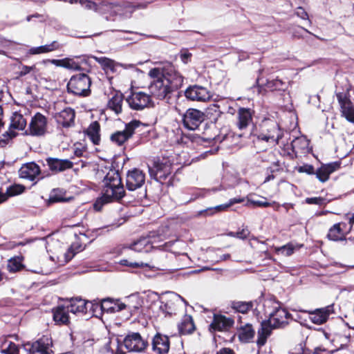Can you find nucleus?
<instances>
[{"label":"nucleus","instance_id":"obj_1","mask_svg":"<svg viewBox=\"0 0 354 354\" xmlns=\"http://www.w3.org/2000/svg\"><path fill=\"white\" fill-rule=\"evenodd\" d=\"M152 79L149 90L154 97L163 100L174 90L180 87L183 82V77L169 63L163 67L154 68L149 71Z\"/></svg>","mask_w":354,"mask_h":354},{"label":"nucleus","instance_id":"obj_2","mask_svg":"<svg viewBox=\"0 0 354 354\" xmlns=\"http://www.w3.org/2000/svg\"><path fill=\"white\" fill-rule=\"evenodd\" d=\"M102 196L94 203L95 209L100 211L106 203L118 201L125 195L124 186L119 172L111 169L103 179Z\"/></svg>","mask_w":354,"mask_h":354},{"label":"nucleus","instance_id":"obj_3","mask_svg":"<svg viewBox=\"0 0 354 354\" xmlns=\"http://www.w3.org/2000/svg\"><path fill=\"white\" fill-rule=\"evenodd\" d=\"M292 315L285 308L274 306L273 312L269 314V319L261 324V328L257 332V344L259 348L264 346L268 337L271 335L274 328H284L289 324Z\"/></svg>","mask_w":354,"mask_h":354},{"label":"nucleus","instance_id":"obj_4","mask_svg":"<svg viewBox=\"0 0 354 354\" xmlns=\"http://www.w3.org/2000/svg\"><path fill=\"white\" fill-rule=\"evenodd\" d=\"M91 80L85 73L73 75L67 84L68 91L77 96L86 97L91 93Z\"/></svg>","mask_w":354,"mask_h":354},{"label":"nucleus","instance_id":"obj_5","mask_svg":"<svg viewBox=\"0 0 354 354\" xmlns=\"http://www.w3.org/2000/svg\"><path fill=\"white\" fill-rule=\"evenodd\" d=\"M148 168L151 178L161 180L171 174L172 164L168 158H155L148 164Z\"/></svg>","mask_w":354,"mask_h":354},{"label":"nucleus","instance_id":"obj_6","mask_svg":"<svg viewBox=\"0 0 354 354\" xmlns=\"http://www.w3.org/2000/svg\"><path fill=\"white\" fill-rule=\"evenodd\" d=\"M257 138L258 140L277 144L279 140L281 138L279 125L274 122H264L262 131L257 136Z\"/></svg>","mask_w":354,"mask_h":354},{"label":"nucleus","instance_id":"obj_7","mask_svg":"<svg viewBox=\"0 0 354 354\" xmlns=\"http://www.w3.org/2000/svg\"><path fill=\"white\" fill-rule=\"evenodd\" d=\"M47 118L40 113L32 117L26 134L32 136H42L47 131Z\"/></svg>","mask_w":354,"mask_h":354},{"label":"nucleus","instance_id":"obj_8","mask_svg":"<svg viewBox=\"0 0 354 354\" xmlns=\"http://www.w3.org/2000/svg\"><path fill=\"white\" fill-rule=\"evenodd\" d=\"M143 124L138 120H132L126 124L123 131H118L111 136V140L118 145H122L128 139H129L134 133L135 131Z\"/></svg>","mask_w":354,"mask_h":354},{"label":"nucleus","instance_id":"obj_9","mask_svg":"<svg viewBox=\"0 0 354 354\" xmlns=\"http://www.w3.org/2000/svg\"><path fill=\"white\" fill-rule=\"evenodd\" d=\"M124 347L130 352H142L148 343L139 333H129L123 339Z\"/></svg>","mask_w":354,"mask_h":354},{"label":"nucleus","instance_id":"obj_10","mask_svg":"<svg viewBox=\"0 0 354 354\" xmlns=\"http://www.w3.org/2000/svg\"><path fill=\"white\" fill-rule=\"evenodd\" d=\"M204 113L196 109H189L183 116V122L189 130H196L204 121Z\"/></svg>","mask_w":354,"mask_h":354},{"label":"nucleus","instance_id":"obj_11","mask_svg":"<svg viewBox=\"0 0 354 354\" xmlns=\"http://www.w3.org/2000/svg\"><path fill=\"white\" fill-rule=\"evenodd\" d=\"M185 97L192 101L207 102L212 97L210 91L205 87L198 85L191 86L185 92Z\"/></svg>","mask_w":354,"mask_h":354},{"label":"nucleus","instance_id":"obj_12","mask_svg":"<svg viewBox=\"0 0 354 354\" xmlns=\"http://www.w3.org/2000/svg\"><path fill=\"white\" fill-rule=\"evenodd\" d=\"M27 124V120L24 115L18 112H15L10 118V128L8 131L3 134L5 140L11 139L16 136L17 133L14 130H24Z\"/></svg>","mask_w":354,"mask_h":354},{"label":"nucleus","instance_id":"obj_13","mask_svg":"<svg viewBox=\"0 0 354 354\" xmlns=\"http://www.w3.org/2000/svg\"><path fill=\"white\" fill-rule=\"evenodd\" d=\"M129 106L134 110H142L151 103V97L143 92H133L127 98Z\"/></svg>","mask_w":354,"mask_h":354},{"label":"nucleus","instance_id":"obj_14","mask_svg":"<svg viewBox=\"0 0 354 354\" xmlns=\"http://www.w3.org/2000/svg\"><path fill=\"white\" fill-rule=\"evenodd\" d=\"M145 182V174L138 169L129 171L126 178V186L130 191L140 188Z\"/></svg>","mask_w":354,"mask_h":354},{"label":"nucleus","instance_id":"obj_15","mask_svg":"<svg viewBox=\"0 0 354 354\" xmlns=\"http://www.w3.org/2000/svg\"><path fill=\"white\" fill-rule=\"evenodd\" d=\"M333 313V308L331 306L325 308H317L313 311L309 312L310 321L318 325L325 323L329 315Z\"/></svg>","mask_w":354,"mask_h":354},{"label":"nucleus","instance_id":"obj_16","mask_svg":"<svg viewBox=\"0 0 354 354\" xmlns=\"http://www.w3.org/2000/svg\"><path fill=\"white\" fill-rule=\"evenodd\" d=\"M254 111L249 108H239L237 111L236 126L239 130L245 129L252 123Z\"/></svg>","mask_w":354,"mask_h":354},{"label":"nucleus","instance_id":"obj_17","mask_svg":"<svg viewBox=\"0 0 354 354\" xmlns=\"http://www.w3.org/2000/svg\"><path fill=\"white\" fill-rule=\"evenodd\" d=\"M40 174L39 167L35 162H29L23 165L19 170L21 178L34 180Z\"/></svg>","mask_w":354,"mask_h":354},{"label":"nucleus","instance_id":"obj_18","mask_svg":"<svg viewBox=\"0 0 354 354\" xmlns=\"http://www.w3.org/2000/svg\"><path fill=\"white\" fill-rule=\"evenodd\" d=\"M234 324V320L221 315H214V319L210 324V328L213 330H227Z\"/></svg>","mask_w":354,"mask_h":354},{"label":"nucleus","instance_id":"obj_19","mask_svg":"<svg viewBox=\"0 0 354 354\" xmlns=\"http://www.w3.org/2000/svg\"><path fill=\"white\" fill-rule=\"evenodd\" d=\"M46 162L49 169L55 173L62 172L73 167L72 162L67 159H58L55 158H48Z\"/></svg>","mask_w":354,"mask_h":354},{"label":"nucleus","instance_id":"obj_20","mask_svg":"<svg viewBox=\"0 0 354 354\" xmlns=\"http://www.w3.org/2000/svg\"><path fill=\"white\" fill-rule=\"evenodd\" d=\"M339 168L338 162L323 165L316 171L315 175L319 181L324 183L329 178V176Z\"/></svg>","mask_w":354,"mask_h":354},{"label":"nucleus","instance_id":"obj_21","mask_svg":"<svg viewBox=\"0 0 354 354\" xmlns=\"http://www.w3.org/2000/svg\"><path fill=\"white\" fill-rule=\"evenodd\" d=\"M75 111L71 108H66L57 113L55 118L57 123L64 127H69L74 123Z\"/></svg>","mask_w":354,"mask_h":354},{"label":"nucleus","instance_id":"obj_22","mask_svg":"<svg viewBox=\"0 0 354 354\" xmlns=\"http://www.w3.org/2000/svg\"><path fill=\"white\" fill-rule=\"evenodd\" d=\"M153 350L159 354H165L169 351V341L167 336L157 334L153 339Z\"/></svg>","mask_w":354,"mask_h":354},{"label":"nucleus","instance_id":"obj_23","mask_svg":"<svg viewBox=\"0 0 354 354\" xmlns=\"http://www.w3.org/2000/svg\"><path fill=\"white\" fill-rule=\"evenodd\" d=\"M346 224L344 223L335 224L329 229L328 238L334 241L345 240L346 236Z\"/></svg>","mask_w":354,"mask_h":354},{"label":"nucleus","instance_id":"obj_24","mask_svg":"<svg viewBox=\"0 0 354 354\" xmlns=\"http://www.w3.org/2000/svg\"><path fill=\"white\" fill-rule=\"evenodd\" d=\"M102 310L108 313L120 312L127 308V306L118 299L106 298L102 300Z\"/></svg>","mask_w":354,"mask_h":354},{"label":"nucleus","instance_id":"obj_25","mask_svg":"<svg viewBox=\"0 0 354 354\" xmlns=\"http://www.w3.org/2000/svg\"><path fill=\"white\" fill-rule=\"evenodd\" d=\"M24 353L26 354H47L48 346L41 340L34 343H27L22 346Z\"/></svg>","mask_w":354,"mask_h":354},{"label":"nucleus","instance_id":"obj_26","mask_svg":"<svg viewBox=\"0 0 354 354\" xmlns=\"http://www.w3.org/2000/svg\"><path fill=\"white\" fill-rule=\"evenodd\" d=\"M158 246L153 245V242L151 241L150 238L149 237H143L138 241L133 242L130 248L133 250H135L136 252H149L152 248H157Z\"/></svg>","mask_w":354,"mask_h":354},{"label":"nucleus","instance_id":"obj_27","mask_svg":"<svg viewBox=\"0 0 354 354\" xmlns=\"http://www.w3.org/2000/svg\"><path fill=\"white\" fill-rule=\"evenodd\" d=\"M244 201L243 198H234L230 200L228 203L217 205L214 207H210L203 211H201L199 214H205V215H213L216 212H222L227 210L230 206L233 205L235 203H242Z\"/></svg>","mask_w":354,"mask_h":354},{"label":"nucleus","instance_id":"obj_28","mask_svg":"<svg viewBox=\"0 0 354 354\" xmlns=\"http://www.w3.org/2000/svg\"><path fill=\"white\" fill-rule=\"evenodd\" d=\"M92 58L101 65L102 69L106 73H115L117 71V67L121 66L114 60L105 57H98L96 56H92Z\"/></svg>","mask_w":354,"mask_h":354},{"label":"nucleus","instance_id":"obj_29","mask_svg":"<svg viewBox=\"0 0 354 354\" xmlns=\"http://www.w3.org/2000/svg\"><path fill=\"white\" fill-rule=\"evenodd\" d=\"M180 335H187L192 333L195 330L192 317L190 315H185L178 326Z\"/></svg>","mask_w":354,"mask_h":354},{"label":"nucleus","instance_id":"obj_30","mask_svg":"<svg viewBox=\"0 0 354 354\" xmlns=\"http://www.w3.org/2000/svg\"><path fill=\"white\" fill-rule=\"evenodd\" d=\"M123 95L120 93H115L108 102V108L115 113L119 114L122 111Z\"/></svg>","mask_w":354,"mask_h":354},{"label":"nucleus","instance_id":"obj_31","mask_svg":"<svg viewBox=\"0 0 354 354\" xmlns=\"http://www.w3.org/2000/svg\"><path fill=\"white\" fill-rule=\"evenodd\" d=\"M342 115L347 120L354 123V107L348 99H339Z\"/></svg>","mask_w":354,"mask_h":354},{"label":"nucleus","instance_id":"obj_32","mask_svg":"<svg viewBox=\"0 0 354 354\" xmlns=\"http://www.w3.org/2000/svg\"><path fill=\"white\" fill-rule=\"evenodd\" d=\"M70 304L67 305L68 310L73 314L85 313L86 301L81 298H72L70 299Z\"/></svg>","mask_w":354,"mask_h":354},{"label":"nucleus","instance_id":"obj_33","mask_svg":"<svg viewBox=\"0 0 354 354\" xmlns=\"http://www.w3.org/2000/svg\"><path fill=\"white\" fill-rule=\"evenodd\" d=\"M68 307L66 306H58L53 313V318L56 322L61 324H66L68 322Z\"/></svg>","mask_w":354,"mask_h":354},{"label":"nucleus","instance_id":"obj_34","mask_svg":"<svg viewBox=\"0 0 354 354\" xmlns=\"http://www.w3.org/2000/svg\"><path fill=\"white\" fill-rule=\"evenodd\" d=\"M254 330L251 324H246L241 326L239 330V337L241 341L248 342L254 337Z\"/></svg>","mask_w":354,"mask_h":354},{"label":"nucleus","instance_id":"obj_35","mask_svg":"<svg viewBox=\"0 0 354 354\" xmlns=\"http://www.w3.org/2000/svg\"><path fill=\"white\" fill-rule=\"evenodd\" d=\"M48 61L57 66H62L72 70L80 69L79 64L75 62L73 59L66 58L63 59H52Z\"/></svg>","mask_w":354,"mask_h":354},{"label":"nucleus","instance_id":"obj_36","mask_svg":"<svg viewBox=\"0 0 354 354\" xmlns=\"http://www.w3.org/2000/svg\"><path fill=\"white\" fill-rule=\"evenodd\" d=\"M99 132L100 125L97 122L91 123L86 130L88 136L95 145H97L100 142Z\"/></svg>","mask_w":354,"mask_h":354},{"label":"nucleus","instance_id":"obj_37","mask_svg":"<svg viewBox=\"0 0 354 354\" xmlns=\"http://www.w3.org/2000/svg\"><path fill=\"white\" fill-rule=\"evenodd\" d=\"M252 306L253 304L251 301H234L231 303V307L234 310L243 314L248 313Z\"/></svg>","mask_w":354,"mask_h":354},{"label":"nucleus","instance_id":"obj_38","mask_svg":"<svg viewBox=\"0 0 354 354\" xmlns=\"http://www.w3.org/2000/svg\"><path fill=\"white\" fill-rule=\"evenodd\" d=\"M308 140L304 136L296 138L291 142V146L294 151H303L308 148Z\"/></svg>","mask_w":354,"mask_h":354},{"label":"nucleus","instance_id":"obj_39","mask_svg":"<svg viewBox=\"0 0 354 354\" xmlns=\"http://www.w3.org/2000/svg\"><path fill=\"white\" fill-rule=\"evenodd\" d=\"M57 48V46L55 41L50 44L41 46L39 47L31 48L29 50V53L31 55H37L51 52Z\"/></svg>","mask_w":354,"mask_h":354},{"label":"nucleus","instance_id":"obj_40","mask_svg":"<svg viewBox=\"0 0 354 354\" xmlns=\"http://www.w3.org/2000/svg\"><path fill=\"white\" fill-rule=\"evenodd\" d=\"M84 247L79 242H74L71 247L68 249L67 252L64 254L65 261H70L76 253L82 251Z\"/></svg>","mask_w":354,"mask_h":354},{"label":"nucleus","instance_id":"obj_41","mask_svg":"<svg viewBox=\"0 0 354 354\" xmlns=\"http://www.w3.org/2000/svg\"><path fill=\"white\" fill-rule=\"evenodd\" d=\"M288 30L289 32L292 35V37L293 38H297V39L304 38V32L312 34L307 29H305L304 28H303L301 26H295V25L290 26L288 27Z\"/></svg>","mask_w":354,"mask_h":354},{"label":"nucleus","instance_id":"obj_42","mask_svg":"<svg viewBox=\"0 0 354 354\" xmlns=\"http://www.w3.org/2000/svg\"><path fill=\"white\" fill-rule=\"evenodd\" d=\"M3 346L2 352L5 354H24L22 346L18 347L15 343L6 342Z\"/></svg>","mask_w":354,"mask_h":354},{"label":"nucleus","instance_id":"obj_43","mask_svg":"<svg viewBox=\"0 0 354 354\" xmlns=\"http://www.w3.org/2000/svg\"><path fill=\"white\" fill-rule=\"evenodd\" d=\"M182 299V298L178 295H174L172 299L169 300L164 306V310L169 315L176 314V308L175 306L176 303L179 302V301Z\"/></svg>","mask_w":354,"mask_h":354},{"label":"nucleus","instance_id":"obj_44","mask_svg":"<svg viewBox=\"0 0 354 354\" xmlns=\"http://www.w3.org/2000/svg\"><path fill=\"white\" fill-rule=\"evenodd\" d=\"M295 250V246L292 243H288L281 247H275V252L278 254H281L283 256L288 257L293 254Z\"/></svg>","mask_w":354,"mask_h":354},{"label":"nucleus","instance_id":"obj_45","mask_svg":"<svg viewBox=\"0 0 354 354\" xmlns=\"http://www.w3.org/2000/svg\"><path fill=\"white\" fill-rule=\"evenodd\" d=\"M7 268L8 270L12 272L20 270L23 268L21 259L19 257L10 259L8 263Z\"/></svg>","mask_w":354,"mask_h":354},{"label":"nucleus","instance_id":"obj_46","mask_svg":"<svg viewBox=\"0 0 354 354\" xmlns=\"http://www.w3.org/2000/svg\"><path fill=\"white\" fill-rule=\"evenodd\" d=\"M64 194L62 189H54L50 195L49 201L50 203L67 201L68 199L64 197Z\"/></svg>","mask_w":354,"mask_h":354},{"label":"nucleus","instance_id":"obj_47","mask_svg":"<svg viewBox=\"0 0 354 354\" xmlns=\"http://www.w3.org/2000/svg\"><path fill=\"white\" fill-rule=\"evenodd\" d=\"M267 86L269 88L273 90H284L286 88V84L279 79H275L271 81H268L267 83Z\"/></svg>","mask_w":354,"mask_h":354},{"label":"nucleus","instance_id":"obj_48","mask_svg":"<svg viewBox=\"0 0 354 354\" xmlns=\"http://www.w3.org/2000/svg\"><path fill=\"white\" fill-rule=\"evenodd\" d=\"M119 264L124 266H128L131 268H139V267H145L148 266L147 263H137V262H129L127 259H122L119 261Z\"/></svg>","mask_w":354,"mask_h":354},{"label":"nucleus","instance_id":"obj_49","mask_svg":"<svg viewBox=\"0 0 354 354\" xmlns=\"http://www.w3.org/2000/svg\"><path fill=\"white\" fill-rule=\"evenodd\" d=\"M250 203L253 204L254 205L259 206V207H269V206H276V208H278L279 207V204H277L275 202H272V203H268L264 201H255L252 200L250 201Z\"/></svg>","mask_w":354,"mask_h":354},{"label":"nucleus","instance_id":"obj_50","mask_svg":"<svg viewBox=\"0 0 354 354\" xmlns=\"http://www.w3.org/2000/svg\"><path fill=\"white\" fill-rule=\"evenodd\" d=\"M102 301L101 303L93 301V307L91 310V315L97 316V314H100L102 310Z\"/></svg>","mask_w":354,"mask_h":354},{"label":"nucleus","instance_id":"obj_51","mask_svg":"<svg viewBox=\"0 0 354 354\" xmlns=\"http://www.w3.org/2000/svg\"><path fill=\"white\" fill-rule=\"evenodd\" d=\"M299 172L300 173H306L308 174H315L314 167L310 165H305L299 167L298 169Z\"/></svg>","mask_w":354,"mask_h":354},{"label":"nucleus","instance_id":"obj_52","mask_svg":"<svg viewBox=\"0 0 354 354\" xmlns=\"http://www.w3.org/2000/svg\"><path fill=\"white\" fill-rule=\"evenodd\" d=\"M306 202L308 204L322 205L324 203L325 199L322 197L307 198Z\"/></svg>","mask_w":354,"mask_h":354},{"label":"nucleus","instance_id":"obj_53","mask_svg":"<svg viewBox=\"0 0 354 354\" xmlns=\"http://www.w3.org/2000/svg\"><path fill=\"white\" fill-rule=\"evenodd\" d=\"M35 68V66H22L21 68V71L19 73V75L22 77L28 73H30L32 70Z\"/></svg>","mask_w":354,"mask_h":354},{"label":"nucleus","instance_id":"obj_54","mask_svg":"<svg viewBox=\"0 0 354 354\" xmlns=\"http://www.w3.org/2000/svg\"><path fill=\"white\" fill-rule=\"evenodd\" d=\"M295 14L297 17H300L302 19H308V13L301 7H299L297 8Z\"/></svg>","mask_w":354,"mask_h":354},{"label":"nucleus","instance_id":"obj_55","mask_svg":"<svg viewBox=\"0 0 354 354\" xmlns=\"http://www.w3.org/2000/svg\"><path fill=\"white\" fill-rule=\"evenodd\" d=\"M250 234V232L248 229L244 228L241 231L236 232V237L240 239H245Z\"/></svg>","mask_w":354,"mask_h":354},{"label":"nucleus","instance_id":"obj_56","mask_svg":"<svg viewBox=\"0 0 354 354\" xmlns=\"http://www.w3.org/2000/svg\"><path fill=\"white\" fill-rule=\"evenodd\" d=\"M24 188L21 186H15L9 189L10 195H17L23 192Z\"/></svg>","mask_w":354,"mask_h":354},{"label":"nucleus","instance_id":"obj_57","mask_svg":"<svg viewBox=\"0 0 354 354\" xmlns=\"http://www.w3.org/2000/svg\"><path fill=\"white\" fill-rule=\"evenodd\" d=\"M191 56H192V54L187 51H183L180 53V59H181L182 62L185 64H186L189 62Z\"/></svg>","mask_w":354,"mask_h":354},{"label":"nucleus","instance_id":"obj_58","mask_svg":"<svg viewBox=\"0 0 354 354\" xmlns=\"http://www.w3.org/2000/svg\"><path fill=\"white\" fill-rule=\"evenodd\" d=\"M86 308L85 309V313H84V314H91V310L93 307V301H86Z\"/></svg>","mask_w":354,"mask_h":354},{"label":"nucleus","instance_id":"obj_59","mask_svg":"<svg viewBox=\"0 0 354 354\" xmlns=\"http://www.w3.org/2000/svg\"><path fill=\"white\" fill-rule=\"evenodd\" d=\"M216 354H234V353L230 348H224L218 351Z\"/></svg>","mask_w":354,"mask_h":354},{"label":"nucleus","instance_id":"obj_60","mask_svg":"<svg viewBox=\"0 0 354 354\" xmlns=\"http://www.w3.org/2000/svg\"><path fill=\"white\" fill-rule=\"evenodd\" d=\"M348 222L351 225L348 231H350L352 228L353 225L354 224V213L351 214V216L348 218Z\"/></svg>","mask_w":354,"mask_h":354},{"label":"nucleus","instance_id":"obj_61","mask_svg":"<svg viewBox=\"0 0 354 354\" xmlns=\"http://www.w3.org/2000/svg\"><path fill=\"white\" fill-rule=\"evenodd\" d=\"M147 3H138L136 6H133L134 8H147Z\"/></svg>","mask_w":354,"mask_h":354},{"label":"nucleus","instance_id":"obj_62","mask_svg":"<svg viewBox=\"0 0 354 354\" xmlns=\"http://www.w3.org/2000/svg\"><path fill=\"white\" fill-rule=\"evenodd\" d=\"M270 304H275V305H278V304L275 303L274 301H271V300H269V301H266L265 303H264V306L266 307V306H269Z\"/></svg>","mask_w":354,"mask_h":354},{"label":"nucleus","instance_id":"obj_63","mask_svg":"<svg viewBox=\"0 0 354 354\" xmlns=\"http://www.w3.org/2000/svg\"><path fill=\"white\" fill-rule=\"evenodd\" d=\"M230 255L229 254H225L221 257L220 260L225 261V260L230 259Z\"/></svg>","mask_w":354,"mask_h":354},{"label":"nucleus","instance_id":"obj_64","mask_svg":"<svg viewBox=\"0 0 354 354\" xmlns=\"http://www.w3.org/2000/svg\"><path fill=\"white\" fill-rule=\"evenodd\" d=\"M75 154L77 156H81L82 155V151L80 149H76L75 151Z\"/></svg>","mask_w":354,"mask_h":354}]
</instances>
